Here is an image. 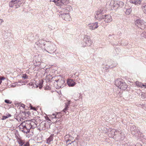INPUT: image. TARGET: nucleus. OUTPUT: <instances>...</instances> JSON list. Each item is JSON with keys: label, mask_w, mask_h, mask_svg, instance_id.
<instances>
[{"label": "nucleus", "mask_w": 146, "mask_h": 146, "mask_svg": "<svg viewBox=\"0 0 146 146\" xmlns=\"http://www.w3.org/2000/svg\"><path fill=\"white\" fill-rule=\"evenodd\" d=\"M46 49L50 51H52L54 50V49L52 43L50 42H48L46 44Z\"/></svg>", "instance_id": "9d476101"}, {"label": "nucleus", "mask_w": 146, "mask_h": 146, "mask_svg": "<svg viewBox=\"0 0 146 146\" xmlns=\"http://www.w3.org/2000/svg\"><path fill=\"white\" fill-rule=\"evenodd\" d=\"M108 136L110 137H113L115 135H117L118 131H116L115 129H110L109 130Z\"/></svg>", "instance_id": "0eeeda50"}, {"label": "nucleus", "mask_w": 146, "mask_h": 146, "mask_svg": "<svg viewBox=\"0 0 146 146\" xmlns=\"http://www.w3.org/2000/svg\"><path fill=\"white\" fill-rule=\"evenodd\" d=\"M31 109L33 110H35V108L33 107L32 106H31Z\"/></svg>", "instance_id": "37998d69"}, {"label": "nucleus", "mask_w": 146, "mask_h": 146, "mask_svg": "<svg viewBox=\"0 0 146 146\" xmlns=\"http://www.w3.org/2000/svg\"><path fill=\"white\" fill-rule=\"evenodd\" d=\"M46 44H44V46H45V45Z\"/></svg>", "instance_id": "603ef678"}, {"label": "nucleus", "mask_w": 146, "mask_h": 146, "mask_svg": "<svg viewBox=\"0 0 146 146\" xmlns=\"http://www.w3.org/2000/svg\"><path fill=\"white\" fill-rule=\"evenodd\" d=\"M38 42H36V44H38Z\"/></svg>", "instance_id": "8fccbe9b"}, {"label": "nucleus", "mask_w": 146, "mask_h": 146, "mask_svg": "<svg viewBox=\"0 0 146 146\" xmlns=\"http://www.w3.org/2000/svg\"><path fill=\"white\" fill-rule=\"evenodd\" d=\"M43 80H40L39 83L38 87L40 89H41L42 87V84H43Z\"/></svg>", "instance_id": "cd10ccee"}, {"label": "nucleus", "mask_w": 146, "mask_h": 146, "mask_svg": "<svg viewBox=\"0 0 146 146\" xmlns=\"http://www.w3.org/2000/svg\"><path fill=\"white\" fill-rule=\"evenodd\" d=\"M135 146H142L141 144L138 143Z\"/></svg>", "instance_id": "c03bdc74"}, {"label": "nucleus", "mask_w": 146, "mask_h": 146, "mask_svg": "<svg viewBox=\"0 0 146 146\" xmlns=\"http://www.w3.org/2000/svg\"><path fill=\"white\" fill-rule=\"evenodd\" d=\"M65 138H68L66 142L67 146H78L77 143L75 141L71 142V143L69 142L70 140L72 138V137L71 135H66Z\"/></svg>", "instance_id": "20e7f679"}, {"label": "nucleus", "mask_w": 146, "mask_h": 146, "mask_svg": "<svg viewBox=\"0 0 146 146\" xmlns=\"http://www.w3.org/2000/svg\"><path fill=\"white\" fill-rule=\"evenodd\" d=\"M142 86H143L144 87L146 88V85H144V84H142Z\"/></svg>", "instance_id": "49530a36"}, {"label": "nucleus", "mask_w": 146, "mask_h": 146, "mask_svg": "<svg viewBox=\"0 0 146 146\" xmlns=\"http://www.w3.org/2000/svg\"><path fill=\"white\" fill-rule=\"evenodd\" d=\"M60 3H62L63 4L65 5H67L69 3V0H60Z\"/></svg>", "instance_id": "412c9836"}, {"label": "nucleus", "mask_w": 146, "mask_h": 146, "mask_svg": "<svg viewBox=\"0 0 146 146\" xmlns=\"http://www.w3.org/2000/svg\"><path fill=\"white\" fill-rule=\"evenodd\" d=\"M130 127V130L133 134H134L137 132V131L136 130V128L134 125H133L132 123H131Z\"/></svg>", "instance_id": "4468645a"}, {"label": "nucleus", "mask_w": 146, "mask_h": 146, "mask_svg": "<svg viewBox=\"0 0 146 146\" xmlns=\"http://www.w3.org/2000/svg\"><path fill=\"white\" fill-rule=\"evenodd\" d=\"M26 127H27L28 129H29V131H30V129L32 127V125L30 123L29 124L27 123L26 124Z\"/></svg>", "instance_id": "7c9ffc66"}, {"label": "nucleus", "mask_w": 146, "mask_h": 146, "mask_svg": "<svg viewBox=\"0 0 146 146\" xmlns=\"http://www.w3.org/2000/svg\"><path fill=\"white\" fill-rule=\"evenodd\" d=\"M127 85L126 84V83L124 82L123 81L121 82V83L119 87V88H120L122 90H125L127 88Z\"/></svg>", "instance_id": "ddd939ff"}, {"label": "nucleus", "mask_w": 146, "mask_h": 146, "mask_svg": "<svg viewBox=\"0 0 146 146\" xmlns=\"http://www.w3.org/2000/svg\"><path fill=\"white\" fill-rule=\"evenodd\" d=\"M22 107H23V108H24L25 107V105L23 104H22L21 105V106Z\"/></svg>", "instance_id": "a18cd8bd"}, {"label": "nucleus", "mask_w": 146, "mask_h": 146, "mask_svg": "<svg viewBox=\"0 0 146 146\" xmlns=\"http://www.w3.org/2000/svg\"><path fill=\"white\" fill-rule=\"evenodd\" d=\"M60 0H50V1L54 2L55 4L58 6H60Z\"/></svg>", "instance_id": "393cba45"}, {"label": "nucleus", "mask_w": 146, "mask_h": 146, "mask_svg": "<svg viewBox=\"0 0 146 146\" xmlns=\"http://www.w3.org/2000/svg\"><path fill=\"white\" fill-rule=\"evenodd\" d=\"M88 26L89 29L92 30H94L98 27V23L97 22L92 24H89L88 25Z\"/></svg>", "instance_id": "1a4fd4ad"}, {"label": "nucleus", "mask_w": 146, "mask_h": 146, "mask_svg": "<svg viewBox=\"0 0 146 146\" xmlns=\"http://www.w3.org/2000/svg\"><path fill=\"white\" fill-rule=\"evenodd\" d=\"M20 130L24 133H27L30 132L29 129H28L27 127H23V129H21V130Z\"/></svg>", "instance_id": "5701e85b"}, {"label": "nucleus", "mask_w": 146, "mask_h": 146, "mask_svg": "<svg viewBox=\"0 0 146 146\" xmlns=\"http://www.w3.org/2000/svg\"><path fill=\"white\" fill-rule=\"evenodd\" d=\"M135 4L136 5H139L141 3V1L140 0H135Z\"/></svg>", "instance_id": "2f4dec72"}, {"label": "nucleus", "mask_w": 146, "mask_h": 146, "mask_svg": "<svg viewBox=\"0 0 146 146\" xmlns=\"http://www.w3.org/2000/svg\"><path fill=\"white\" fill-rule=\"evenodd\" d=\"M124 3L119 1H114L113 3V7L116 8L122 7L124 6Z\"/></svg>", "instance_id": "423d86ee"}, {"label": "nucleus", "mask_w": 146, "mask_h": 146, "mask_svg": "<svg viewBox=\"0 0 146 146\" xmlns=\"http://www.w3.org/2000/svg\"><path fill=\"white\" fill-rule=\"evenodd\" d=\"M141 8L144 13L146 14V4H143L141 6Z\"/></svg>", "instance_id": "a878e982"}, {"label": "nucleus", "mask_w": 146, "mask_h": 146, "mask_svg": "<svg viewBox=\"0 0 146 146\" xmlns=\"http://www.w3.org/2000/svg\"><path fill=\"white\" fill-rule=\"evenodd\" d=\"M62 17L64 16V17L65 20L67 21H69L70 18V17L68 13H64L62 15Z\"/></svg>", "instance_id": "a211bd4d"}, {"label": "nucleus", "mask_w": 146, "mask_h": 146, "mask_svg": "<svg viewBox=\"0 0 146 146\" xmlns=\"http://www.w3.org/2000/svg\"><path fill=\"white\" fill-rule=\"evenodd\" d=\"M104 15H103L102 13L100 11H98L96 13L95 18L97 20L101 21L102 19H103Z\"/></svg>", "instance_id": "39448f33"}, {"label": "nucleus", "mask_w": 146, "mask_h": 146, "mask_svg": "<svg viewBox=\"0 0 146 146\" xmlns=\"http://www.w3.org/2000/svg\"><path fill=\"white\" fill-rule=\"evenodd\" d=\"M109 36H111V35H109Z\"/></svg>", "instance_id": "864d4df0"}, {"label": "nucleus", "mask_w": 146, "mask_h": 146, "mask_svg": "<svg viewBox=\"0 0 146 146\" xmlns=\"http://www.w3.org/2000/svg\"><path fill=\"white\" fill-rule=\"evenodd\" d=\"M135 0H129V2L130 3L135 4Z\"/></svg>", "instance_id": "58836bf2"}, {"label": "nucleus", "mask_w": 146, "mask_h": 146, "mask_svg": "<svg viewBox=\"0 0 146 146\" xmlns=\"http://www.w3.org/2000/svg\"><path fill=\"white\" fill-rule=\"evenodd\" d=\"M131 9H128L126 10L125 12V13L127 15H129L131 12Z\"/></svg>", "instance_id": "473e14b6"}, {"label": "nucleus", "mask_w": 146, "mask_h": 146, "mask_svg": "<svg viewBox=\"0 0 146 146\" xmlns=\"http://www.w3.org/2000/svg\"><path fill=\"white\" fill-rule=\"evenodd\" d=\"M23 146H29V143L27 142Z\"/></svg>", "instance_id": "a19ab883"}, {"label": "nucleus", "mask_w": 146, "mask_h": 146, "mask_svg": "<svg viewBox=\"0 0 146 146\" xmlns=\"http://www.w3.org/2000/svg\"><path fill=\"white\" fill-rule=\"evenodd\" d=\"M64 10V13H68L69 12L71 11L72 10V7L70 5H68L66 7Z\"/></svg>", "instance_id": "6ab92c4d"}, {"label": "nucleus", "mask_w": 146, "mask_h": 146, "mask_svg": "<svg viewBox=\"0 0 146 146\" xmlns=\"http://www.w3.org/2000/svg\"><path fill=\"white\" fill-rule=\"evenodd\" d=\"M3 22V21L2 19H0V25H1Z\"/></svg>", "instance_id": "79ce46f5"}, {"label": "nucleus", "mask_w": 146, "mask_h": 146, "mask_svg": "<svg viewBox=\"0 0 146 146\" xmlns=\"http://www.w3.org/2000/svg\"><path fill=\"white\" fill-rule=\"evenodd\" d=\"M122 80H121L120 79H118L116 80L115 81V84L117 86L118 88L119 87L121 83V82Z\"/></svg>", "instance_id": "aec40b11"}, {"label": "nucleus", "mask_w": 146, "mask_h": 146, "mask_svg": "<svg viewBox=\"0 0 146 146\" xmlns=\"http://www.w3.org/2000/svg\"><path fill=\"white\" fill-rule=\"evenodd\" d=\"M19 144L21 146H23L24 144V143L23 141H19Z\"/></svg>", "instance_id": "e433bc0d"}, {"label": "nucleus", "mask_w": 146, "mask_h": 146, "mask_svg": "<svg viewBox=\"0 0 146 146\" xmlns=\"http://www.w3.org/2000/svg\"><path fill=\"white\" fill-rule=\"evenodd\" d=\"M135 84L137 86L142 88V83L141 82L139 81H136Z\"/></svg>", "instance_id": "c756f323"}, {"label": "nucleus", "mask_w": 146, "mask_h": 146, "mask_svg": "<svg viewBox=\"0 0 146 146\" xmlns=\"http://www.w3.org/2000/svg\"><path fill=\"white\" fill-rule=\"evenodd\" d=\"M5 102L7 104H11L12 103L11 101H10L9 100H5Z\"/></svg>", "instance_id": "c9c22d12"}, {"label": "nucleus", "mask_w": 146, "mask_h": 146, "mask_svg": "<svg viewBox=\"0 0 146 146\" xmlns=\"http://www.w3.org/2000/svg\"><path fill=\"white\" fill-rule=\"evenodd\" d=\"M13 84H14V85H13V84L11 86L13 87H14L15 86L17 85V83H13Z\"/></svg>", "instance_id": "ea45409f"}, {"label": "nucleus", "mask_w": 146, "mask_h": 146, "mask_svg": "<svg viewBox=\"0 0 146 146\" xmlns=\"http://www.w3.org/2000/svg\"><path fill=\"white\" fill-rule=\"evenodd\" d=\"M57 114L58 113H57L55 114H53L52 115H50V117L52 119L58 118V117H57Z\"/></svg>", "instance_id": "bb28decb"}, {"label": "nucleus", "mask_w": 146, "mask_h": 146, "mask_svg": "<svg viewBox=\"0 0 146 146\" xmlns=\"http://www.w3.org/2000/svg\"><path fill=\"white\" fill-rule=\"evenodd\" d=\"M22 4V2L20 0H12L9 3L10 7H15L17 8L19 7Z\"/></svg>", "instance_id": "f257e3e1"}, {"label": "nucleus", "mask_w": 146, "mask_h": 146, "mask_svg": "<svg viewBox=\"0 0 146 146\" xmlns=\"http://www.w3.org/2000/svg\"><path fill=\"white\" fill-rule=\"evenodd\" d=\"M104 21L106 23L111 22L112 21L111 16L109 15H104L103 18Z\"/></svg>", "instance_id": "9b49d317"}, {"label": "nucleus", "mask_w": 146, "mask_h": 146, "mask_svg": "<svg viewBox=\"0 0 146 146\" xmlns=\"http://www.w3.org/2000/svg\"><path fill=\"white\" fill-rule=\"evenodd\" d=\"M57 88H62L64 86V81L63 79H58L56 81Z\"/></svg>", "instance_id": "6e6552de"}, {"label": "nucleus", "mask_w": 146, "mask_h": 146, "mask_svg": "<svg viewBox=\"0 0 146 146\" xmlns=\"http://www.w3.org/2000/svg\"><path fill=\"white\" fill-rule=\"evenodd\" d=\"M46 72H45L44 74H46Z\"/></svg>", "instance_id": "5fc2aeb1"}, {"label": "nucleus", "mask_w": 146, "mask_h": 146, "mask_svg": "<svg viewBox=\"0 0 146 146\" xmlns=\"http://www.w3.org/2000/svg\"><path fill=\"white\" fill-rule=\"evenodd\" d=\"M22 78L24 79H27L28 78V76L26 74H24L22 76Z\"/></svg>", "instance_id": "4c0bfd02"}, {"label": "nucleus", "mask_w": 146, "mask_h": 146, "mask_svg": "<svg viewBox=\"0 0 146 146\" xmlns=\"http://www.w3.org/2000/svg\"><path fill=\"white\" fill-rule=\"evenodd\" d=\"M8 116H5V115H4L2 117V119L3 120H5V119H6L7 118H8L9 117H11V115L9 114H8Z\"/></svg>", "instance_id": "72a5a7b5"}, {"label": "nucleus", "mask_w": 146, "mask_h": 146, "mask_svg": "<svg viewBox=\"0 0 146 146\" xmlns=\"http://www.w3.org/2000/svg\"><path fill=\"white\" fill-rule=\"evenodd\" d=\"M67 84L70 87L74 86L76 84V83L72 79H68L67 81Z\"/></svg>", "instance_id": "f8f14e48"}, {"label": "nucleus", "mask_w": 146, "mask_h": 146, "mask_svg": "<svg viewBox=\"0 0 146 146\" xmlns=\"http://www.w3.org/2000/svg\"><path fill=\"white\" fill-rule=\"evenodd\" d=\"M53 135H50L49 137L46 139V143L48 144L51 143V142L53 140Z\"/></svg>", "instance_id": "4be33fe9"}, {"label": "nucleus", "mask_w": 146, "mask_h": 146, "mask_svg": "<svg viewBox=\"0 0 146 146\" xmlns=\"http://www.w3.org/2000/svg\"><path fill=\"white\" fill-rule=\"evenodd\" d=\"M46 52H48V53H49L50 54H51V53L49 52H48L47 50H46Z\"/></svg>", "instance_id": "09e8293b"}, {"label": "nucleus", "mask_w": 146, "mask_h": 146, "mask_svg": "<svg viewBox=\"0 0 146 146\" xmlns=\"http://www.w3.org/2000/svg\"><path fill=\"white\" fill-rule=\"evenodd\" d=\"M104 68H103V69H102V70H104Z\"/></svg>", "instance_id": "3c124183"}, {"label": "nucleus", "mask_w": 146, "mask_h": 146, "mask_svg": "<svg viewBox=\"0 0 146 146\" xmlns=\"http://www.w3.org/2000/svg\"><path fill=\"white\" fill-rule=\"evenodd\" d=\"M81 94L78 93H74L72 96V98L75 100H79V97H80Z\"/></svg>", "instance_id": "f3484780"}, {"label": "nucleus", "mask_w": 146, "mask_h": 146, "mask_svg": "<svg viewBox=\"0 0 146 146\" xmlns=\"http://www.w3.org/2000/svg\"><path fill=\"white\" fill-rule=\"evenodd\" d=\"M27 122V121H24L23 122H22L19 126V128L20 130H21V129H23V127H26V123Z\"/></svg>", "instance_id": "b1692460"}, {"label": "nucleus", "mask_w": 146, "mask_h": 146, "mask_svg": "<svg viewBox=\"0 0 146 146\" xmlns=\"http://www.w3.org/2000/svg\"><path fill=\"white\" fill-rule=\"evenodd\" d=\"M70 104V101H68V102L66 103L65 107L64 109L63 110V111L65 113L67 114H68V112L67 111L68 108V106Z\"/></svg>", "instance_id": "2eb2a0df"}, {"label": "nucleus", "mask_w": 146, "mask_h": 146, "mask_svg": "<svg viewBox=\"0 0 146 146\" xmlns=\"http://www.w3.org/2000/svg\"><path fill=\"white\" fill-rule=\"evenodd\" d=\"M1 80L0 79V84L1 83Z\"/></svg>", "instance_id": "de8ad7c7"}, {"label": "nucleus", "mask_w": 146, "mask_h": 146, "mask_svg": "<svg viewBox=\"0 0 146 146\" xmlns=\"http://www.w3.org/2000/svg\"><path fill=\"white\" fill-rule=\"evenodd\" d=\"M141 36L146 39V32H144L141 34Z\"/></svg>", "instance_id": "f704fd0d"}, {"label": "nucleus", "mask_w": 146, "mask_h": 146, "mask_svg": "<svg viewBox=\"0 0 146 146\" xmlns=\"http://www.w3.org/2000/svg\"><path fill=\"white\" fill-rule=\"evenodd\" d=\"M92 42L90 39V37L88 35H86L83 40V46H89L91 45Z\"/></svg>", "instance_id": "7ed1b4c3"}, {"label": "nucleus", "mask_w": 146, "mask_h": 146, "mask_svg": "<svg viewBox=\"0 0 146 146\" xmlns=\"http://www.w3.org/2000/svg\"><path fill=\"white\" fill-rule=\"evenodd\" d=\"M135 24L141 29L144 30L145 28L146 23L143 20L138 19L135 21Z\"/></svg>", "instance_id": "f03ea898"}, {"label": "nucleus", "mask_w": 146, "mask_h": 146, "mask_svg": "<svg viewBox=\"0 0 146 146\" xmlns=\"http://www.w3.org/2000/svg\"><path fill=\"white\" fill-rule=\"evenodd\" d=\"M72 146H73V145H72Z\"/></svg>", "instance_id": "6e6d98bb"}, {"label": "nucleus", "mask_w": 146, "mask_h": 146, "mask_svg": "<svg viewBox=\"0 0 146 146\" xmlns=\"http://www.w3.org/2000/svg\"><path fill=\"white\" fill-rule=\"evenodd\" d=\"M115 65H113V66H112L111 65H110V64L109 63V64H108V65H107V66L106 67H105V69L106 70H107V69H108V68H112L113 67H115Z\"/></svg>", "instance_id": "c85d7f7f"}, {"label": "nucleus", "mask_w": 146, "mask_h": 146, "mask_svg": "<svg viewBox=\"0 0 146 146\" xmlns=\"http://www.w3.org/2000/svg\"><path fill=\"white\" fill-rule=\"evenodd\" d=\"M117 135L119 136H117V137H118V139L121 140H123L125 137V135L124 134L121 133V132L120 131H118Z\"/></svg>", "instance_id": "dca6fc26"}]
</instances>
